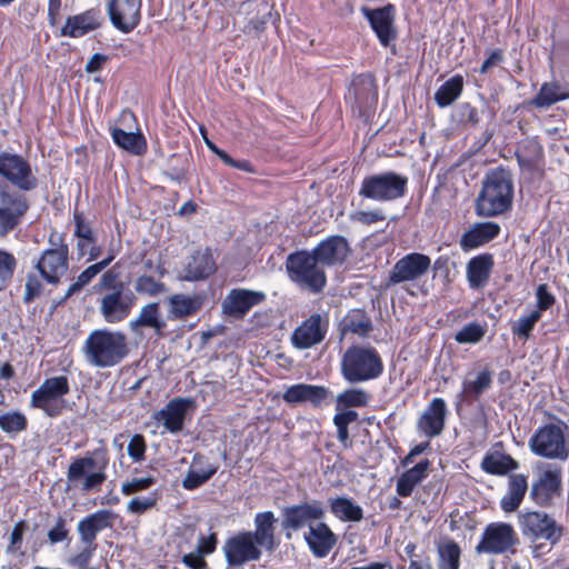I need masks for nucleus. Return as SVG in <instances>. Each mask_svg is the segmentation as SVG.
I'll return each instance as SVG.
<instances>
[{
	"instance_id": "nucleus-41",
	"label": "nucleus",
	"mask_w": 569,
	"mask_h": 569,
	"mask_svg": "<svg viewBox=\"0 0 569 569\" xmlns=\"http://www.w3.org/2000/svg\"><path fill=\"white\" fill-rule=\"evenodd\" d=\"M329 506L332 515L341 521L358 522L363 518L361 506L347 497H336L329 499Z\"/></svg>"
},
{
	"instance_id": "nucleus-37",
	"label": "nucleus",
	"mask_w": 569,
	"mask_h": 569,
	"mask_svg": "<svg viewBox=\"0 0 569 569\" xmlns=\"http://www.w3.org/2000/svg\"><path fill=\"white\" fill-rule=\"evenodd\" d=\"M216 270V262L210 250L197 251L184 268L183 278L189 281L209 277Z\"/></svg>"
},
{
	"instance_id": "nucleus-10",
	"label": "nucleus",
	"mask_w": 569,
	"mask_h": 569,
	"mask_svg": "<svg viewBox=\"0 0 569 569\" xmlns=\"http://www.w3.org/2000/svg\"><path fill=\"white\" fill-rule=\"evenodd\" d=\"M29 208L24 194L0 186V237H7L21 226Z\"/></svg>"
},
{
	"instance_id": "nucleus-54",
	"label": "nucleus",
	"mask_w": 569,
	"mask_h": 569,
	"mask_svg": "<svg viewBox=\"0 0 569 569\" xmlns=\"http://www.w3.org/2000/svg\"><path fill=\"white\" fill-rule=\"evenodd\" d=\"M17 260L12 253L0 250V291L3 290L12 280Z\"/></svg>"
},
{
	"instance_id": "nucleus-16",
	"label": "nucleus",
	"mask_w": 569,
	"mask_h": 569,
	"mask_svg": "<svg viewBox=\"0 0 569 569\" xmlns=\"http://www.w3.org/2000/svg\"><path fill=\"white\" fill-rule=\"evenodd\" d=\"M328 328L329 319L327 316L311 315L293 330L291 343L300 350L311 348L326 338Z\"/></svg>"
},
{
	"instance_id": "nucleus-14",
	"label": "nucleus",
	"mask_w": 569,
	"mask_h": 569,
	"mask_svg": "<svg viewBox=\"0 0 569 569\" xmlns=\"http://www.w3.org/2000/svg\"><path fill=\"white\" fill-rule=\"evenodd\" d=\"M348 100L353 112L366 116L375 110L378 101L376 80L371 74L357 76L349 88Z\"/></svg>"
},
{
	"instance_id": "nucleus-25",
	"label": "nucleus",
	"mask_w": 569,
	"mask_h": 569,
	"mask_svg": "<svg viewBox=\"0 0 569 569\" xmlns=\"http://www.w3.org/2000/svg\"><path fill=\"white\" fill-rule=\"evenodd\" d=\"M447 416V405L442 398H433L417 421V430L428 438L439 436Z\"/></svg>"
},
{
	"instance_id": "nucleus-50",
	"label": "nucleus",
	"mask_w": 569,
	"mask_h": 569,
	"mask_svg": "<svg viewBox=\"0 0 569 569\" xmlns=\"http://www.w3.org/2000/svg\"><path fill=\"white\" fill-rule=\"evenodd\" d=\"M491 381L490 372L483 370L479 372L473 380L466 379L462 382V393L472 400L478 399L479 396L490 387Z\"/></svg>"
},
{
	"instance_id": "nucleus-24",
	"label": "nucleus",
	"mask_w": 569,
	"mask_h": 569,
	"mask_svg": "<svg viewBox=\"0 0 569 569\" xmlns=\"http://www.w3.org/2000/svg\"><path fill=\"white\" fill-rule=\"evenodd\" d=\"M362 13L370 22L372 30L383 47H388L396 39L395 7L388 4L383 8L371 10L362 8Z\"/></svg>"
},
{
	"instance_id": "nucleus-11",
	"label": "nucleus",
	"mask_w": 569,
	"mask_h": 569,
	"mask_svg": "<svg viewBox=\"0 0 569 569\" xmlns=\"http://www.w3.org/2000/svg\"><path fill=\"white\" fill-rule=\"evenodd\" d=\"M529 447L539 457L560 460L568 457L563 431L552 423L540 427L531 437Z\"/></svg>"
},
{
	"instance_id": "nucleus-39",
	"label": "nucleus",
	"mask_w": 569,
	"mask_h": 569,
	"mask_svg": "<svg viewBox=\"0 0 569 569\" xmlns=\"http://www.w3.org/2000/svg\"><path fill=\"white\" fill-rule=\"evenodd\" d=\"M113 142L127 152L141 156L147 151V141L140 131L127 132L120 128L111 129Z\"/></svg>"
},
{
	"instance_id": "nucleus-48",
	"label": "nucleus",
	"mask_w": 569,
	"mask_h": 569,
	"mask_svg": "<svg viewBox=\"0 0 569 569\" xmlns=\"http://www.w3.org/2000/svg\"><path fill=\"white\" fill-rule=\"evenodd\" d=\"M540 319L541 317L538 311L532 310L529 313L520 316L510 325L512 336L527 341L531 337L532 331Z\"/></svg>"
},
{
	"instance_id": "nucleus-26",
	"label": "nucleus",
	"mask_w": 569,
	"mask_h": 569,
	"mask_svg": "<svg viewBox=\"0 0 569 569\" xmlns=\"http://www.w3.org/2000/svg\"><path fill=\"white\" fill-rule=\"evenodd\" d=\"M329 396V389L323 386L297 383L284 390L282 399L291 406L309 402L311 406L320 408L327 401Z\"/></svg>"
},
{
	"instance_id": "nucleus-27",
	"label": "nucleus",
	"mask_w": 569,
	"mask_h": 569,
	"mask_svg": "<svg viewBox=\"0 0 569 569\" xmlns=\"http://www.w3.org/2000/svg\"><path fill=\"white\" fill-rule=\"evenodd\" d=\"M305 540L317 558L328 556L337 542L335 533L328 525L322 521L310 525L309 530L305 533Z\"/></svg>"
},
{
	"instance_id": "nucleus-6",
	"label": "nucleus",
	"mask_w": 569,
	"mask_h": 569,
	"mask_svg": "<svg viewBox=\"0 0 569 569\" xmlns=\"http://www.w3.org/2000/svg\"><path fill=\"white\" fill-rule=\"evenodd\" d=\"M70 392V381L67 376H54L43 382L31 393L30 407L41 410L50 418H57L71 409L66 397Z\"/></svg>"
},
{
	"instance_id": "nucleus-42",
	"label": "nucleus",
	"mask_w": 569,
	"mask_h": 569,
	"mask_svg": "<svg viewBox=\"0 0 569 569\" xmlns=\"http://www.w3.org/2000/svg\"><path fill=\"white\" fill-rule=\"evenodd\" d=\"M139 327L152 328L157 335L162 333L166 322L161 318L159 305L157 302L143 306L139 316L130 322V328L132 330H137Z\"/></svg>"
},
{
	"instance_id": "nucleus-12",
	"label": "nucleus",
	"mask_w": 569,
	"mask_h": 569,
	"mask_svg": "<svg viewBox=\"0 0 569 569\" xmlns=\"http://www.w3.org/2000/svg\"><path fill=\"white\" fill-rule=\"evenodd\" d=\"M519 542L516 530L507 522H491L485 528L477 552L500 555L513 551Z\"/></svg>"
},
{
	"instance_id": "nucleus-9",
	"label": "nucleus",
	"mask_w": 569,
	"mask_h": 569,
	"mask_svg": "<svg viewBox=\"0 0 569 569\" xmlns=\"http://www.w3.org/2000/svg\"><path fill=\"white\" fill-rule=\"evenodd\" d=\"M0 177L23 192L32 191L39 186L30 162L18 153H0Z\"/></svg>"
},
{
	"instance_id": "nucleus-44",
	"label": "nucleus",
	"mask_w": 569,
	"mask_h": 569,
	"mask_svg": "<svg viewBox=\"0 0 569 569\" xmlns=\"http://www.w3.org/2000/svg\"><path fill=\"white\" fill-rule=\"evenodd\" d=\"M371 396L361 388H350L336 398V411L348 412L350 408H363L369 405Z\"/></svg>"
},
{
	"instance_id": "nucleus-3",
	"label": "nucleus",
	"mask_w": 569,
	"mask_h": 569,
	"mask_svg": "<svg viewBox=\"0 0 569 569\" xmlns=\"http://www.w3.org/2000/svg\"><path fill=\"white\" fill-rule=\"evenodd\" d=\"M82 351L90 366L113 367L120 363L129 352L127 337L120 331L94 330L86 339Z\"/></svg>"
},
{
	"instance_id": "nucleus-53",
	"label": "nucleus",
	"mask_w": 569,
	"mask_h": 569,
	"mask_svg": "<svg viewBox=\"0 0 569 569\" xmlns=\"http://www.w3.org/2000/svg\"><path fill=\"white\" fill-rule=\"evenodd\" d=\"M487 332V325L470 322L463 326L456 335L455 340L458 343H478Z\"/></svg>"
},
{
	"instance_id": "nucleus-61",
	"label": "nucleus",
	"mask_w": 569,
	"mask_h": 569,
	"mask_svg": "<svg viewBox=\"0 0 569 569\" xmlns=\"http://www.w3.org/2000/svg\"><path fill=\"white\" fill-rule=\"evenodd\" d=\"M156 502L157 499L153 495L144 498H133L128 502L127 511L133 515H142L153 508Z\"/></svg>"
},
{
	"instance_id": "nucleus-51",
	"label": "nucleus",
	"mask_w": 569,
	"mask_h": 569,
	"mask_svg": "<svg viewBox=\"0 0 569 569\" xmlns=\"http://www.w3.org/2000/svg\"><path fill=\"white\" fill-rule=\"evenodd\" d=\"M343 331L352 332L360 337L367 336L371 330L369 318L360 311L349 313L342 321Z\"/></svg>"
},
{
	"instance_id": "nucleus-18",
	"label": "nucleus",
	"mask_w": 569,
	"mask_h": 569,
	"mask_svg": "<svg viewBox=\"0 0 569 569\" xmlns=\"http://www.w3.org/2000/svg\"><path fill=\"white\" fill-rule=\"evenodd\" d=\"M430 266V257L419 252L408 253L395 263L389 274V282L396 284L415 281L425 276Z\"/></svg>"
},
{
	"instance_id": "nucleus-40",
	"label": "nucleus",
	"mask_w": 569,
	"mask_h": 569,
	"mask_svg": "<svg viewBox=\"0 0 569 569\" xmlns=\"http://www.w3.org/2000/svg\"><path fill=\"white\" fill-rule=\"evenodd\" d=\"M169 313L173 319L193 316L201 308L202 301L197 296L177 293L169 298Z\"/></svg>"
},
{
	"instance_id": "nucleus-58",
	"label": "nucleus",
	"mask_w": 569,
	"mask_h": 569,
	"mask_svg": "<svg viewBox=\"0 0 569 569\" xmlns=\"http://www.w3.org/2000/svg\"><path fill=\"white\" fill-rule=\"evenodd\" d=\"M350 219L353 222L361 223L363 226H371L373 223L386 220V214L382 209L375 210H360L352 212Z\"/></svg>"
},
{
	"instance_id": "nucleus-30",
	"label": "nucleus",
	"mask_w": 569,
	"mask_h": 569,
	"mask_svg": "<svg viewBox=\"0 0 569 569\" xmlns=\"http://www.w3.org/2000/svg\"><path fill=\"white\" fill-rule=\"evenodd\" d=\"M528 491V480L522 473L508 476L507 491L500 500V508L506 513L518 510Z\"/></svg>"
},
{
	"instance_id": "nucleus-2",
	"label": "nucleus",
	"mask_w": 569,
	"mask_h": 569,
	"mask_svg": "<svg viewBox=\"0 0 569 569\" xmlns=\"http://www.w3.org/2000/svg\"><path fill=\"white\" fill-rule=\"evenodd\" d=\"M513 182L510 172L498 168L487 173L476 200V213L490 218L505 213L511 208Z\"/></svg>"
},
{
	"instance_id": "nucleus-28",
	"label": "nucleus",
	"mask_w": 569,
	"mask_h": 569,
	"mask_svg": "<svg viewBox=\"0 0 569 569\" xmlns=\"http://www.w3.org/2000/svg\"><path fill=\"white\" fill-rule=\"evenodd\" d=\"M319 263L331 266L342 263L349 253V244L343 237H330L312 251Z\"/></svg>"
},
{
	"instance_id": "nucleus-46",
	"label": "nucleus",
	"mask_w": 569,
	"mask_h": 569,
	"mask_svg": "<svg viewBox=\"0 0 569 569\" xmlns=\"http://www.w3.org/2000/svg\"><path fill=\"white\" fill-rule=\"evenodd\" d=\"M463 88L461 76H455L447 80L435 93V100L440 108H446L456 101Z\"/></svg>"
},
{
	"instance_id": "nucleus-47",
	"label": "nucleus",
	"mask_w": 569,
	"mask_h": 569,
	"mask_svg": "<svg viewBox=\"0 0 569 569\" xmlns=\"http://www.w3.org/2000/svg\"><path fill=\"white\" fill-rule=\"evenodd\" d=\"M113 256L110 254L104 260L97 262L94 264L89 266L87 269H84L77 278V280L71 283L66 292V299L70 298L71 296L80 292L83 287H86L88 283L91 282V280L101 272L106 267L109 266V263L113 260Z\"/></svg>"
},
{
	"instance_id": "nucleus-22",
	"label": "nucleus",
	"mask_w": 569,
	"mask_h": 569,
	"mask_svg": "<svg viewBox=\"0 0 569 569\" xmlns=\"http://www.w3.org/2000/svg\"><path fill=\"white\" fill-rule=\"evenodd\" d=\"M325 516L319 502L301 503L288 507L283 510L282 528L299 530L306 526L315 525Z\"/></svg>"
},
{
	"instance_id": "nucleus-56",
	"label": "nucleus",
	"mask_w": 569,
	"mask_h": 569,
	"mask_svg": "<svg viewBox=\"0 0 569 569\" xmlns=\"http://www.w3.org/2000/svg\"><path fill=\"white\" fill-rule=\"evenodd\" d=\"M134 290L140 295L156 297L167 292V287L163 282L157 281L150 276H141L134 283Z\"/></svg>"
},
{
	"instance_id": "nucleus-31",
	"label": "nucleus",
	"mask_w": 569,
	"mask_h": 569,
	"mask_svg": "<svg viewBox=\"0 0 569 569\" xmlns=\"http://www.w3.org/2000/svg\"><path fill=\"white\" fill-rule=\"evenodd\" d=\"M500 232L496 222H478L466 231L460 239V247L463 251L476 249L495 239Z\"/></svg>"
},
{
	"instance_id": "nucleus-49",
	"label": "nucleus",
	"mask_w": 569,
	"mask_h": 569,
	"mask_svg": "<svg viewBox=\"0 0 569 569\" xmlns=\"http://www.w3.org/2000/svg\"><path fill=\"white\" fill-rule=\"evenodd\" d=\"M356 411L339 412L333 416V425L337 429V438L343 448H350L352 442L349 437V425L357 421Z\"/></svg>"
},
{
	"instance_id": "nucleus-23",
	"label": "nucleus",
	"mask_w": 569,
	"mask_h": 569,
	"mask_svg": "<svg viewBox=\"0 0 569 569\" xmlns=\"http://www.w3.org/2000/svg\"><path fill=\"white\" fill-rule=\"evenodd\" d=\"M561 488V471L557 467L548 466L541 471L539 478L532 483L531 499L539 506H547Z\"/></svg>"
},
{
	"instance_id": "nucleus-38",
	"label": "nucleus",
	"mask_w": 569,
	"mask_h": 569,
	"mask_svg": "<svg viewBox=\"0 0 569 569\" xmlns=\"http://www.w3.org/2000/svg\"><path fill=\"white\" fill-rule=\"evenodd\" d=\"M277 519L272 511L259 512L254 517L256 530L253 539L260 547L272 549L274 547V523Z\"/></svg>"
},
{
	"instance_id": "nucleus-29",
	"label": "nucleus",
	"mask_w": 569,
	"mask_h": 569,
	"mask_svg": "<svg viewBox=\"0 0 569 569\" xmlns=\"http://www.w3.org/2000/svg\"><path fill=\"white\" fill-rule=\"evenodd\" d=\"M101 14L97 9H90L82 13L69 17L61 34L70 38H79L100 27Z\"/></svg>"
},
{
	"instance_id": "nucleus-4",
	"label": "nucleus",
	"mask_w": 569,
	"mask_h": 569,
	"mask_svg": "<svg viewBox=\"0 0 569 569\" xmlns=\"http://www.w3.org/2000/svg\"><path fill=\"white\" fill-rule=\"evenodd\" d=\"M341 376L349 383L378 378L383 371L379 352L371 346H351L341 358Z\"/></svg>"
},
{
	"instance_id": "nucleus-35",
	"label": "nucleus",
	"mask_w": 569,
	"mask_h": 569,
	"mask_svg": "<svg viewBox=\"0 0 569 569\" xmlns=\"http://www.w3.org/2000/svg\"><path fill=\"white\" fill-rule=\"evenodd\" d=\"M430 466V461L423 459L400 475L397 480V493L400 497H409L413 489L428 477Z\"/></svg>"
},
{
	"instance_id": "nucleus-33",
	"label": "nucleus",
	"mask_w": 569,
	"mask_h": 569,
	"mask_svg": "<svg viewBox=\"0 0 569 569\" xmlns=\"http://www.w3.org/2000/svg\"><path fill=\"white\" fill-rule=\"evenodd\" d=\"M112 512L99 510L83 518L78 523V532L82 543H96L99 531L108 528L111 523Z\"/></svg>"
},
{
	"instance_id": "nucleus-7",
	"label": "nucleus",
	"mask_w": 569,
	"mask_h": 569,
	"mask_svg": "<svg viewBox=\"0 0 569 569\" xmlns=\"http://www.w3.org/2000/svg\"><path fill=\"white\" fill-rule=\"evenodd\" d=\"M408 178L387 171L366 177L361 182L359 194L379 202L393 201L407 192Z\"/></svg>"
},
{
	"instance_id": "nucleus-55",
	"label": "nucleus",
	"mask_w": 569,
	"mask_h": 569,
	"mask_svg": "<svg viewBox=\"0 0 569 569\" xmlns=\"http://www.w3.org/2000/svg\"><path fill=\"white\" fill-rule=\"evenodd\" d=\"M28 421L23 413L13 411L0 416V428L4 432H21L27 429Z\"/></svg>"
},
{
	"instance_id": "nucleus-63",
	"label": "nucleus",
	"mask_w": 569,
	"mask_h": 569,
	"mask_svg": "<svg viewBox=\"0 0 569 569\" xmlns=\"http://www.w3.org/2000/svg\"><path fill=\"white\" fill-rule=\"evenodd\" d=\"M96 549L97 543H83V548L70 559V563L84 569L91 560Z\"/></svg>"
},
{
	"instance_id": "nucleus-15",
	"label": "nucleus",
	"mask_w": 569,
	"mask_h": 569,
	"mask_svg": "<svg viewBox=\"0 0 569 569\" xmlns=\"http://www.w3.org/2000/svg\"><path fill=\"white\" fill-rule=\"evenodd\" d=\"M260 546L253 539L251 531L240 532L229 538L223 551L229 566H242L261 557Z\"/></svg>"
},
{
	"instance_id": "nucleus-64",
	"label": "nucleus",
	"mask_w": 569,
	"mask_h": 569,
	"mask_svg": "<svg viewBox=\"0 0 569 569\" xmlns=\"http://www.w3.org/2000/svg\"><path fill=\"white\" fill-rule=\"evenodd\" d=\"M217 537L216 533H211L210 536H200L197 545L196 551L200 555L208 556L216 550L217 547Z\"/></svg>"
},
{
	"instance_id": "nucleus-19",
	"label": "nucleus",
	"mask_w": 569,
	"mask_h": 569,
	"mask_svg": "<svg viewBox=\"0 0 569 569\" xmlns=\"http://www.w3.org/2000/svg\"><path fill=\"white\" fill-rule=\"evenodd\" d=\"M68 266V248L60 246L47 249L38 260L36 268L48 283L57 284L67 273Z\"/></svg>"
},
{
	"instance_id": "nucleus-45",
	"label": "nucleus",
	"mask_w": 569,
	"mask_h": 569,
	"mask_svg": "<svg viewBox=\"0 0 569 569\" xmlns=\"http://www.w3.org/2000/svg\"><path fill=\"white\" fill-rule=\"evenodd\" d=\"M569 98V90L557 82L543 83L533 98L532 104L538 108H547L558 101Z\"/></svg>"
},
{
	"instance_id": "nucleus-57",
	"label": "nucleus",
	"mask_w": 569,
	"mask_h": 569,
	"mask_svg": "<svg viewBox=\"0 0 569 569\" xmlns=\"http://www.w3.org/2000/svg\"><path fill=\"white\" fill-rule=\"evenodd\" d=\"M536 308L532 311H538L540 317H542V312L550 309L555 302V296L549 291V288L546 283H541L536 289Z\"/></svg>"
},
{
	"instance_id": "nucleus-34",
	"label": "nucleus",
	"mask_w": 569,
	"mask_h": 569,
	"mask_svg": "<svg viewBox=\"0 0 569 569\" xmlns=\"http://www.w3.org/2000/svg\"><path fill=\"white\" fill-rule=\"evenodd\" d=\"M517 160L520 168L531 176H541L543 170V152L536 141L525 142L517 151Z\"/></svg>"
},
{
	"instance_id": "nucleus-5",
	"label": "nucleus",
	"mask_w": 569,
	"mask_h": 569,
	"mask_svg": "<svg viewBox=\"0 0 569 569\" xmlns=\"http://www.w3.org/2000/svg\"><path fill=\"white\" fill-rule=\"evenodd\" d=\"M518 525L522 536L533 543L532 553L540 557L545 553V540L550 547L555 546L562 537V527L557 521L541 511H523L518 515Z\"/></svg>"
},
{
	"instance_id": "nucleus-62",
	"label": "nucleus",
	"mask_w": 569,
	"mask_h": 569,
	"mask_svg": "<svg viewBox=\"0 0 569 569\" xmlns=\"http://www.w3.org/2000/svg\"><path fill=\"white\" fill-rule=\"evenodd\" d=\"M28 530V523L24 520L18 521L10 535V543L7 548L8 552L20 550L24 532Z\"/></svg>"
},
{
	"instance_id": "nucleus-59",
	"label": "nucleus",
	"mask_w": 569,
	"mask_h": 569,
	"mask_svg": "<svg viewBox=\"0 0 569 569\" xmlns=\"http://www.w3.org/2000/svg\"><path fill=\"white\" fill-rule=\"evenodd\" d=\"M147 443L142 435H133L128 443V456L133 462H141L144 460Z\"/></svg>"
},
{
	"instance_id": "nucleus-21",
	"label": "nucleus",
	"mask_w": 569,
	"mask_h": 569,
	"mask_svg": "<svg viewBox=\"0 0 569 569\" xmlns=\"http://www.w3.org/2000/svg\"><path fill=\"white\" fill-rule=\"evenodd\" d=\"M264 300L266 293L262 291L232 289L222 301V311L227 316L242 318Z\"/></svg>"
},
{
	"instance_id": "nucleus-52",
	"label": "nucleus",
	"mask_w": 569,
	"mask_h": 569,
	"mask_svg": "<svg viewBox=\"0 0 569 569\" xmlns=\"http://www.w3.org/2000/svg\"><path fill=\"white\" fill-rule=\"evenodd\" d=\"M439 569H459L460 549L453 541L439 546Z\"/></svg>"
},
{
	"instance_id": "nucleus-20",
	"label": "nucleus",
	"mask_w": 569,
	"mask_h": 569,
	"mask_svg": "<svg viewBox=\"0 0 569 569\" xmlns=\"http://www.w3.org/2000/svg\"><path fill=\"white\" fill-rule=\"evenodd\" d=\"M108 12L112 24L128 33L140 22L141 0H110Z\"/></svg>"
},
{
	"instance_id": "nucleus-36",
	"label": "nucleus",
	"mask_w": 569,
	"mask_h": 569,
	"mask_svg": "<svg viewBox=\"0 0 569 569\" xmlns=\"http://www.w3.org/2000/svg\"><path fill=\"white\" fill-rule=\"evenodd\" d=\"M493 259L491 254H479L467 263V279L471 289L482 288L489 280Z\"/></svg>"
},
{
	"instance_id": "nucleus-13",
	"label": "nucleus",
	"mask_w": 569,
	"mask_h": 569,
	"mask_svg": "<svg viewBox=\"0 0 569 569\" xmlns=\"http://www.w3.org/2000/svg\"><path fill=\"white\" fill-rule=\"evenodd\" d=\"M137 298L123 289V284L118 282V287L112 291L104 293L100 299V313L108 323H118L124 320L136 306Z\"/></svg>"
},
{
	"instance_id": "nucleus-17",
	"label": "nucleus",
	"mask_w": 569,
	"mask_h": 569,
	"mask_svg": "<svg viewBox=\"0 0 569 569\" xmlns=\"http://www.w3.org/2000/svg\"><path fill=\"white\" fill-rule=\"evenodd\" d=\"M196 402L191 398H174L162 409L153 413V419L160 423L166 431L177 433L183 429L186 417L193 411Z\"/></svg>"
},
{
	"instance_id": "nucleus-60",
	"label": "nucleus",
	"mask_w": 569,
	"mask_h": 569,
	"mask_svg": "<svg viewBox=\"0 0 569 569\" xmlns=\"http://www.w3.org/2000/svg\"><path fill=\"white\" fill-rule=\"evenodd\" d=\"M154 482L156 480L152 477L133 478L121 485V492L124 496H131L149 489Z\"/></svg>"
},
{
	"instance_id": "nucleus-32",
	"label": "nucleus",
	"mask_w": 569,
	"mask_h": 569,
	"mask_svg": "<svg viewBox=\"0 0 569 569\" xmlns=\"http://www.w3.org/2000/svg\"><path fill=\"white\" fill-rule=\"evenodd\" d=\"M217 471V466L209 463L203 456L196 455L182 480V487L187 490H194L211 479Z\"/></svg>"
},
{
	"instance_id": "nucleus-8",
	"label": "nucleus",
	"mask_w": 569,
	"mask_h": 569,
	"mask_svg": "<svg viewBox=\"0 0 569 569\" xmlns=\"http://www.w3.org/2000/svg\"><path fill=\"white\" fill-rule=\"evenodd\" d=\"M318 263L313 252L298 251L288 256L286 268L293 282L318 292L326 286L325 271Z\"/></svg>"
},
{
	"instance_id": "nucleus-1",
	"label": "nucleus",
	"mask_w": 569,
	"mask_h": 569,
	"mask_svg": "<svg viewBox=\"0 0 569 569\" xmlns=\"http://www.w3.org/2000/svg\"><path fill=\"white\" fill-rule=\"evenodd\" d=\"M109 453L106 447H99L71 460L67 470L69 490L89 495L100 491L107 480Z\"/></svg>"
},
{
	"instance_id": "nucleus-43",
	"label": "nucleus",
	"mask_w": 569,
	"mask_h": 569,
	"mask_svg": "<svg viewBox=\"0 0 569 569\" xmlns=\"http://www.w3.org/2000/svg\"><path fill=\"white\" fill-rule=\"evenodd\" d=\"M481 468L489 475L503 476L518 469L519 463L509 455L491 452L483 457Z\"/></svg>"
}]
</instances>
